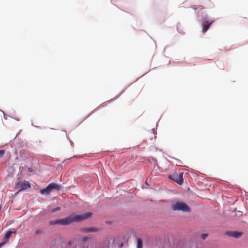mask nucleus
Returning a JSON list of instances; mask_svg holds the SVG:
<instances>
[{"label":"nucleus","mask_w":248,"mask_h":248,"mask_svg":"<svg viewBox=\"0 0 248 248\" xmlns=\"http://www.w3.org/2000/svg\"><path fill=\"white\" fill-rule=\"evenodd\" d=\"M28 170H29V171H30V172H32V168H28Z\"/></svg>","instance_id":"nucleus-17"},{"label":"nucleus","mask_w":248,"mask_h":248,"mask_svg":"<svg viewBox=\"0 0 248 248\" xmlns=\"http://www.w3.org/2000/svg\"><path fill=\"white\" fill-rule=\"evenodd\" d=\"M61 189V185L55 183H51L49 184L45 188L41 189L40 190V193L42 195H48L53 189H55L58 191Z\"/></svg>","instance_id":"nucleus-3"},{"label":"nucleus","mask_w":248,"mask_h":248,"mask_svg":"<svg viewBox=\"0 0 248 248\" xmlns=\"http://www.w3.org/2000/svg\"><path fill=\"white\" fill-rule=\"evenodd\" d=\"M208 236V233H203V234H202L201 235L202 238L203 240H205Z\"/></svg>","instance_id":"nucleus-13"},{"label":"nucleus","mask_w":248,"mask_h":248,"mask_svg":"<svg viewBox=\"0 0 248 248\" xmlns=\"http://www.w3.org/2000/svg\"><path fill=\"white\" fill-rule=\"evenodd\" d=\"M80 231L84 233L96 232L100 231V229L95 227H83L81 228Z\"/></svg>","instance_id":"nucleus-7"},{"label":"nucleus","mask_w":248,"mask_h":248,"mask_svg":"<svg viewBox=\"0 0 248 248\" xmlns=\"http://www.w3.org/2000/svg\"><path fill=\"white\" fill-rule=\"evenodd\" d=\"M90 239H91V238H89L88 237H84L82 238V240H83V241H87L89 240Z\"/></svg>","instance_id":"nucleus-15"},{"label":"nucleus","mask_w":248,"mask_h":248,"mask_svg":"<svg viewBox=\"0 0 248 248\" xmlns=\"http://www.w3.org/2000/svg\"><path fill=\"white\" fill-rule=\"evenodd\" d=\"M137 248H142V241L141 238H138L137 239Z\"/></svg>","instance_id":"nucleus-11"},{"label":"nucleus","mask_w":248,"mask_h":248,"mask_svg":"<svg viewBox=\"0 0 248 248\" xmlns=\"http://www.w3.org/2000/svg\"><path fill=\"white\" fill-rule=\"evenodd\" d=\"M207 17H204V20L202 22V32L205 33L209 28L211 25L213 23L214 21V20H207Z\"/></svg>","instance_id":"nucleus-5"},{"label":"nucleus","mask_w":248,"mask_h":248,"mask_svg":"<svg viewBox=\"0 0 248 248\" xmlns=\"http://www.w3.org/2000/svg\"><path fill=\"white\" fill-rule=\"evenodd\" d=\"M61 210V208L59 207H56L51 210V212L53 213Z\"/></svg>","instance_id":"nucleus-12"},{"label":"nucleus","mask_w":248,"mask_h":248,"mask_svg":"<svg viewBox=\"0 0 248 248\" xmlns=\"http://www.w3.org/2000/svg\"><path fill=\"white\" fill-rule=\"evenodd\" d=\"M169 178L175 181L179 185H181L183 183V173H177L175 172L169 176Z\"/></svg>","instance_id":"nucleus-4"},{"label":"nucleus","mask_w":248,"mask_h":248,"mask_svg":"<svg viewBox=\"0 0 248 248\" xmlns=\"http://www.w3.org/2000/svg\"><path fill=\"white\" fill-rule=\"evenodd\" d=\"M19 184V181H18V182L16 184V186Z\"/></svg>","instance_id":"nucleus-18"},{"label":"nucleus","mask_w":248,"mask_h":248,"mask_svg":"<svg viewBox=\"0 0 248 248\" xmlns=\"http://www.w3.org/2000/svg\"><path fill=\"white\" fill-rule=\"evenodd\" d=\"M171 209L174 211H182L183 212H190V209L186 203L181 201H176L172 203Z\"/></svg>","instance_id":"nucleus-2"},{"label":"nucleus","mask_w":248,"mask_h":248,"mask_svg":"<svg viewBox=\"0 0 248 248\" xmlns=\"http://www.w3.org/2000/svg\"><path fill=\"white\" fill-rule=\"evenodd\" d=\"M41 232V231L40 230H36L35 231V233L36 234H38V233H40Z\"/></svg>","instance_id":"nucleus-16"},{"label":"nucleus","mask_w":248,"mask_h":248,"mask_svg":"<svg viewBox=\"0 0 248 248\" xmlns=\"http://www.w3.org/2000/svg\"><path fill=\"white\" fill-rule=\"evenodd\" d=\"M4 153L5 151L4 150H0V158H2L3 156Z\"/></svg>","instance_id":"nucleus-14"},{"label":"nucleus","mask_w":248,"mask_h":248,"mask_svg":"<svg viewBox=\"0 0 248 248\" xmlns=\"http://www.w3.org/2000/svg\"><path fill=\"white\" fill-rule=\"evenodd\" d=\"M16 232V230L15 231H7L5 233L4 236L3 237V241L2 242L0 243V248L2 247L3 246H4L5 244L8 243L12 234L15 233Z\"/></svg>","instance_id":"nucleus-6"},{"label":"nucleus","mask_w":248,"mask_h":248,"mask_svg":"<svg viewBox=\"0 0 248 248\" xmlns=\"http://www.w3.org/2000/svg\"><path fill=\"white\" fill-rule=\"evenodd\" d=\"M92 216V214L90 212H87L81 215L73 213L63 219L50 220L48 224L50 226H54L56 225L66 226L74 222L82 221L91 217Z\"/></svg>","instance_id":"nucleus-1"},{"label":"nucleus","mask_w":248,"mask_h":248,"mask_svg":"<svg viewBox=\"0 0 248 248\" xmlns=\"http://www.w3.org/2000/svg\"><path fill=\"white\" fill-rule=\"evenodd\" d=\"M115 239L113 238H108L105 240L104 243L107 247H109L110 244L113 243Z\"/></svg>","instance_id":"nucleus-10"},{"label":"nucleus","mask_w":248,"mask_h":248,"mask_svg":"<svg viewBox=\"0 0 248 248\" xmlns=\"http://www.w3.org/2000/svg\"><path fill=\"white\" fill-rule=\"evenodd\" d=\"M242 232H228L227 234L230 236L234 238H239L242 235Z\"/></svg>","instance_id":"nucleus-9"},{"label":"nucleus","mask_w":248,"mask_h":248,"mask_svg":"<svg viewBox=\"0 0 248 248\" xmlns=\"http://www.w3.org/2000/svg\"><path fill=\"white\" fill-rule=\"evenodd\" d=\"M21 188L18 190V192L26 190L31 187V185L28 181H24L20 184Z\"/></svg>","instance_id":"nucleus-8"}]
</instances>
